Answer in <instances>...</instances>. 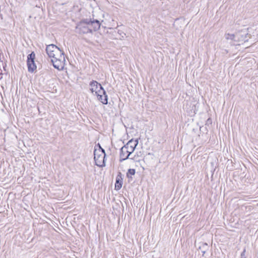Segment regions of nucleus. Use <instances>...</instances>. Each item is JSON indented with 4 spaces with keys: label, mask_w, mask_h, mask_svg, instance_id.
Wrapping results in <instances>:
<instances>
[{
    "label": "nucleus",
    "mask_w": 258,
    "mask_h": 258,
    "mask_svg": "<svg viewBox=\"0 0 258 258\" xmlns=\"http://www.w3.org/2000/svg\"><path fill=\"white\" fill-rule=\"evenodd\" d=\"M55 49L60 50V49L54 44H50L47 46L46 48V51L48 56L50 58L54 57V55L55 54L54 51Z\"/></svg>",
    "instance_id": "obj_6"
},
{
    "label": "nucleus",
    "mask_w": 258,
    "mask_h": 258,
    "mask_svg": "<svg viewBox=\"0 0 258 258\" xmlns=\"http://www.w3.org/2000/svg\"><path fill=\"white\" fill-rule=\"evenodd\" d=\"M122 185V178L121 176V173H119L116 178V182L115 184V188L119 190L121 188Z\"/></svg>",
    "instance_id": "obj_10"
},
{
    "label": "nucleus",
    "mask_w": 258,
    "mask_h": 258,
    "mask_svg": "<svg viewBox=\"0 0 258 258\" xmlns=\"http://www.w3.org/2000/svg\"><path fill=\"white\" fill-rule=\"evenodd\" d=\"M126 148L122 147L120 149V158L121 161H123L130 158L129 157L132 154V153H130Z\"/></svg>",
    "instance_id": "obj_8"
},
{
    "label": "nucleus",
    "mask_w": 258,
    "mask_h": 258,
    "mask_svg": "<svg viewBox=\"0 0 258 258\" xmlns=\"http://www.w3.org/2000/svg\"><path fill=\"white\" fill-rule=\"evenodd\" d=\"M96 96H97L98 99L100 100L103 104H107V95H106L105 92V94H103V93H100V94H98Z\"/></svg>",
    "instance_id": "obj_11"
},
{
    "label": "nucleus",
    "mask_w": 258,
    "mask_h": 258,
    "mask_svg": "<svg viewBox=\"0 0 258 258\" xmlns=\"http://www.w3.org/2000/svg\"><path fill=\"white\" fill-rule=\"evenodd\" d=\"M247 33L246 31H240L235 34L226 33L225 35V39L229 41L232 45H239L240 42H245L247 40Z\"/></svg>",
    "instance_id": "obj_1"
},
{
    "label": "nucleus",
    "mask_w": 258,
    "mask_h": 258,
    "mask_svg": "<svg viewBox=\"0 0 258 258\" xmlns=\"http://www.w3.org/2000/svg\"><path fill=\"white\" fill-rule=\"evenodd\" d=\"M35 57V53L34 52H32L31 54L28 55L27 60H34Z\"/></svg>",
    "instance_id": "obj_13"
},
{
    "label": "nucleus",
    "mask_w": 258,
    "mask_h": 258,
    "mask_svg": "<svg viewBox=\"0 0 258 258\" xmlns=\"http://www.w3.org/2000/svg\"><path fill=\"white\" fill-rule=\"evenodd\" d=\"M207 250H205V249H203L202 250V253H203V255H204V254L205 253L206 251Z\"/></svg>",
    "instance_id": "obj_18"
},
{
    "label": "nucleus",
    "mask_w": 258,
    "mask_h": 258,
    "mask_svg": "<svg viewBox=\"0 0 258 258\" xmlns=\"http://www.w3.org/2000/svg\"><path fill=\"white\" fill-rule=\"evenodd\" d=\"M89 26H90L91 29L96 31L100 28V23L98 20L91 21L89 20Z\"/></svg>",
    "instance_id": "obj_9"
},
{
    "label": "nucleus",
    "mask_w": 258,
    "mask_h": 258,
    "mask_svg": "<svg viewBox=\"0 0 258 258\" xmlns=\"http://www.w3.org/2000/svg\"><path fill=\"white\" fill-rule=\"evenodd\" d=\"M90 90L91 92L96 95L100 94V93L105 94V91L103 87L101 84L98 83L97 81H93L91 82L90 83Z\"/></svg>",
    "instance_id": "obj_5"
},
{
    "label": "nucleus",
    "mask_w": 258,
    "mask_h": 258,
    "mask_svg": "<svg viewBox=\"0 0 258 258\" xmlns=\"http://www.w3.org/2000/svg\"><path fill=\"white\" fill-rule=\"evenodd\" d=\"M54 52L55 54L54 55V57L51 58V62L55 68L58 70H62L64 67L66 62L63 52L60 49H55Z\"/></svg>",
    "instance_id": "obj_2"
},
{
    "label": "nucleus",
    "mask_w": 258,
    "mask_h": 258,
    "mask_svg": "<svg viewBox=\"0 0 258 258\" xmlns=\"http://www.w3.org/2000/svg\"><path fill=\"white\" fill-rule=\"evenodd\" d=\"M27 65L29 72H32L36 69L34 60H27Z\"/></svg>",
    "instance_id": "obj_12"
},
{
    "label": "nucleus",
    "mask_w": 258,
    "mask_h": 258,
    "mask_svg": "<svg viewBox=\"0 0 258 258\" xmlns=\"http://www.w3.org/2000/svg\"><path fill=\"white\" fill-rule=\"evenodd\" d=\"M135 173V170L134 169H130L128 170V172L127 173V176L128 177H131V176H130V175H134Z\"/></svg>",
    "instance_id": "obj_14"
},
{
    "label": "nucleus",
    "mask_w": 258,
    "mask_h": 258,
    "mask_svg": "<svg viewBox=\"0 0 258 258\" xmlns=\"http://www.w3.org/2000/svg\"><path fill=\"white\" fill-rule=\"evenodd\" d=\"M246 252V250L245 249H244L243 251V252L241 253V258H246L245 256V253Z\"/></svg>",
    "instance_id": "obj_17"
},
{
    "label": "nucleus",
    "mask_w": 258,
    "mask_h": 258,
    "mask_svg": "<svg viewBox=\"0 0 258 258\" xmlns=\"http://www.w3.org/2000/svg\"><path fill=\"white\" fill-rule=\"evenodd\" d=\"M118 33L121 36V38H124L125 36V33H124L123 32H122V31H120V30H118Z\"/></svg>",
    "instance_id": "obj_16"
},
{
    "label": "nucleus",
    "mask_w": 258,
    "mask_h": 258,
    "mask_svg": "<svg viewBox=\"0 0 258 258\" xmlns=\"http://www.w3.org/2000/svg\"><path fill=\"white\" fill-rule=\"evenodd\" d=\"M199 248L200 249L203 248V249L207 250L208 248V245L206 243H203L202 245Z\"/></svg>",
    "instance_id": "obj_15"
},
{
    "label": "nucleus",
    "mask_w": 258,
    "mask_h": 258,
    "mask_svg": "<svg viewBox=\"0 0 258 258\" xmlns=\"http://www.w3.org/2000/svg\"><path fill=\"white\" fill-rule=\"evenodd\" d=\"M138 144V140H131L130 141H129L127 143L124 145L123 147L124 148H126V149L128 150L130 153H133L136 146H137V145Z\"/></svg>",
    "instance_id": "obj_7"
},
{
    "label": "nucleus",
    "mask_w": 258,
    "mask_h": 258,
    "mask_svg": "<svg viewBox=\"0 0 258 258\" xmlns=\"http://www.w3.org/2000/svg\"><path fill=\"white\" fill-rule=\"evenodd\" d=\"M76 29L81 34L88 33L91 32L92 30L89 26V20L86 19L82 21L76 26Z\"/></svg>",
    "instance_id": "obj_4"
},
{
    "label": "nucleus",
    "mask_w": 258,
    "mask_h": 258,
    "mask_svg": "<svg viewBox=\"0 0 258 258\" xmlns=\"http://www.w3.org/2000/svg\"><path fill=\"white\" fill-rule=\"evenodd\" d=\"M94 160L96 165L99 167L105 166V153L104 150L100 147L94 151Z\"/></svg>",
    "instance_id": "obj_3"
}]
</instances>
